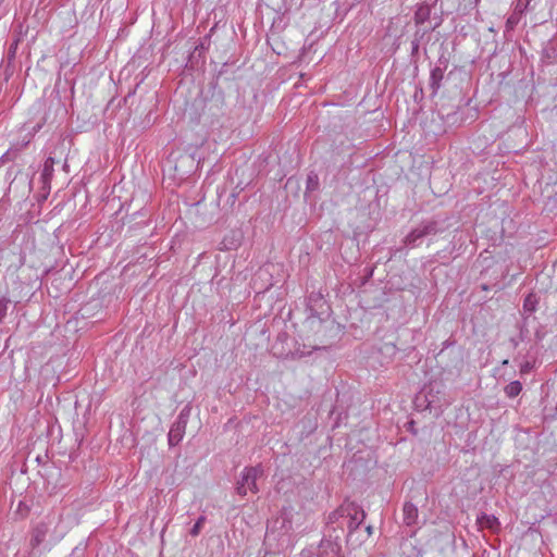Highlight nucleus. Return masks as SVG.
Segmentation results:
<instances>
[{
	"instance_id": "nucleus-8",
	"label": "nucleus",
	"mask_w": 557,
	"mask_h": 557,
	"mask_svg": "<svg viewBox=\"0 0 557 557\" xmlns=\"http://www.w3.org/2000/svg\"><path fill=\"white\" fill-rule=\"evenodd\" d=\"M205 522H206V517L201 516V517L196 521V523L194 524V527L191 528V530H190V534H191L193 536H197V535H199V533H200V531H201V529H202V527H203Z\"/></svg>"
},
{
	"instance_id": "nucleus-5",
	"label": "nucleus",
	"mask_w": 557,
	"mask_h": 557,
	"mask_svg": "<svg viewBox=\"0 0 557 557\" xmlns=\"http://www.w3.org/2000/svg\"><path fill=\"white\" fill-rule=\"evenodd\" d=\"M522 391V385L519 381H513V382H510L506 387H505V393L508 397H516L518 396Z\"/></svg>"
},
{
	"instance_id": "nucleus-9",
	"label": "nucleus",
	"mask_w": 557,
	"mask_h": 557,
	"mask_svg": "<svg viewBox=\"0 0 557 557\" xmlns=\"http://www.w3.org/2000/svg\"><path fill=\"white\" fill-rule=\"evenodd\" d=\"M524 308L533 311L534 310V304H533V296L529 295L524 300Z\"/></svg>"
},
{
	"instance_id": "nucleus-4",
	"label": "nucleus",
	"mask_w": 557,
	"mask_h": 557,
	"mask_svg": "<svg viewBox=\"0 0 557 557\" xmlns=\"http://www.w3.org/2000/svg\"><path fill=\"white\" fill-rule=\"evenodd\" d=\"M53 166H54V159L49 157L45 161L44 169H42V172H41V177H42L44 183L50 182V180H51V177L53 175Z\"/></svg>"
},
{
	"instance_id": "nucleus-1",
	"label": "nucleus",
	"mask_w": 557,
	"mask_h": 557,
	"mask_svg": "<svg viewBox=\"0 0 557 557\" xmlns=\"http://www.w3.org/2000/svg\"><path fill=\"white\" fill-rule=\"evenodd\" d=\"M67 527L59 513H50L36 524L33 531V546L50 548L59 543L66 534Z\"/></svg>"
},
{
	"instance_id": "nucleus-7",
	"label": "nucleus",
	"mask_w": 557,
	"mask_h": 557,
	"mask_svg": "<svg viewBox=\"0 0 557 557\" xmlns=\"http://www.w3.org/2000/svg\"><path fill=\"white\" fill-rule=\"evenodd\" d=\"M429 16V8L428 7H420L414 14L417 24H421L424 22V20Z\"/></svg>"
},
{
	"instance_id": "nucleus-2",
	"label": "nucleus",
	"mask_w": 557,
	"mask_h": 557,
	"mask_svg": "<svg viewBox=\"0 0 557 557\" xmlns=\"http://www.w3.org/2000/svg\"><path fill=\"white\" fill-rule=\"evenodd\" d=\"M263 470L260 467L246 468L242 473V479L237 484V492L239 495H247L248 492L257 493V479L261 476Z\"/></svg>"
},
{
	"instance_id": "nucleus-6",
	"label": "nucleus",
	"mask_w": 557,
	"mask_h": 557,
	"mask_svg": "<svg viewBox=\"0 0 557 557\" xmlns=\"http://www.w3.org/2000/svg\"><path fill=\"white\" fill-rule=\"evenodd\" d=\"M281 39L282 37L275 36V37H268V45L271 46L274 52L277 54L283 53V50L281 49Z\"/></svg>"
},
{
	"instance_id": "nucleus-11",
	"label": "nucleus",
	"mask_w": 557,
	"mask_h": 557,
	"mask_svg": "<svg viewBox=\"0 0 557 557\" xmlns=\"http://www.w3.org/2000/svg\"><path fill=\"white\" fill-rule=\"evenodd\" d=\"M517 22H518V17L516 16V14L511 15L507 21L508 24H513Z\"/></svg>"
},
{
	"instance_id": "nucleus-3",
	"label": "nucleus",
	"mask_w": 557,
	"mask_h": 557,
	"mask_svg": "<svg viewBox=\"0 0 557 557\" xmlns=\"http://www.w3.org/2000/svg\"><path fill=\"white\" fill-rule=\"evenodd\" d=\"M418 517V509L411 503H406L404 506V520L409 525L412 524Z\"/></svg>"
},
{
	"instance_id": "nucleus-10",
	"label": "nucleus",
	"mask_w": 557,
	"mask_h": 557,
	"mask_svg": "<svg viewBox=\"0 0 557 557\" xmlns=\"http://www.w3.org/2000/svg\"><path fill=\"white\" fill-rule=\"evenodd\" d=\"M7 305H8V300L5 299H0V319L7 312Z\"/></svg>"
}]
</instances>
